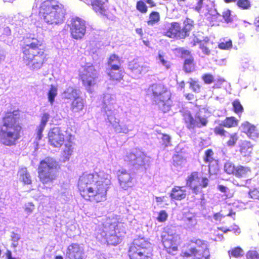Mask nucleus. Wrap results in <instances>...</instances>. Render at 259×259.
Segmentation results:
<instances>
[{
  "label": "nucleus",
  "mask_w": 259,
  "mask_h": 259,
  "mask_svg": "<svg viewBox=\"0 0 259 259\" xmlns=\"http://www.w3.org/2000/svg\"><path fill=\"white\" fill-rule=\"evenodd\" d=\"M79 95L80 92L78 90L69 87L64 91L63 97L67 99L74 100L79 97Z\"/></svg>",
  "instance_id": "nucleus-29"
},
{
  "label": "nucleus",
  "mask_w": 259,
  "mask_h": 259,
  "mask_svg": "<svg viewBox=\"0 0 259 259\" xmlns=\"http://www.w3.org/2000/svg\"><path fill=\"white\" fill-rule=\"evenodd\" d=\"M214 133L219 135L222 137H229L230 139L227 141V144L228 146L232 147L234 146L238 140V137L236 133L230 134L224 130L223 127L221 126H216L214 130Z\"/></svg>",
  "instance_id": "nucleus-21"
},
{
  "label": "nucleus",
  "mask_w": 259,
  "mask_h": 259,
  "mask_svg": "<svg viewBox=\"0 0 259 259\" xmlns=\"http://www.w3.org/2000/svg\"><path fill=\"white\" fill-rule=\"evenodd\" d=\"M222 16L225 21L227 22H229L232 21L231 11L228 9H226L223 11L222 13Z\"/></svg>",
  "instance_id": "nucleus-49"
},
{
  "label": "nucleus",
  "mask_w": 259,
  "mask_h": 259,
  "mask_svg": "<svg viewBox=\"0 0 259 259\" xmlns=\"http://www.w3.org/2000/svg\"><path fill=\"white\" fill-rule=\"evenodd\" d=\"M116 106L115 95L108 93L104 94L103 108L107 117L118 114V112L115 108Z\"/></svg>",
  "instance_id": "nucleus-15"
},
{
  "label": "nucleus",
  "mask_w": 259,
  "mask_h": 259,
  "mask_svg": "<svg viewBox=\"0 0 259 259\" xmlns=\"http://www.w3.org/2000/svg\"><path fill=\"white\" fill-rule=\"evenodd\" d=\"M186 196V191L184 187L175 186L171 190L170 197L171 199L181 200Z\"/></svg>",
  "instance_id": "nucleus-24"
},
{
  "label": "nucleus",
  "mask_w": 259,
  "mask_h": 259,
  "mask_svg": "<svg viewBox=\"0 0 259 259\" xmlns=\"http://www.w3.org/2000/svg\"><path fill=\"white\" fill-rule=\"evenodd\" d=\"M167 214L165 210H161L159 213L157 220L159 222H163L166 220Z\"/></svg>",
  "instance_id": "nucleus-54"
},
{
  "label": "nucleus",
  "mask_w": 259,
  "mask_h": 259,
  "mask_svg": "<svg viewBox=\"0 0 259 259\" xmlns=\"http://www.w3.org/2000/svg\"><path fill=\"white\" fill-rule=\"evenodd\" d=\"M162 242L166 251L175 255L178 250V241L179 236L176 233L174 227L167 226L164 228L161 234Z\"/></svg>",
  "instance_id": "nucleus-8"
},
{
  "label": "nucleus",
  "mask_w": 259,
  "mask_h": 259,
  "mask_svg": "<svg viewBox=\"0 0 259 259\" xmlns=\"http://www.w3.org/2000/svg\"><path fill=\"white\" fill-rule=\"evenodd\" d=\"M228 231H234L235 233L238 234L240 233V229L237 226H235L233 228L231 227V229H229Z\"/></svg>",
  "instance_id": "nucleus-62"
},
{
  "label": "nucleus",
  "mask_w": 259,
  "mask_h": 259,
  "mask_svg": "<svg viewBox=\"0 0 259 259\" xmlns=\"http://www.w3.org/2000/svg\"><path fill=\"white\" fill-rule=\"evenodd\" d=\"M39 14L45 23L54 27L64 23L66 10L62 5L55 1H47L41 3Z\"/></svg>",
  "instance_id": "nucleus-4"
},
{
  "label": "nucleus",
  "mask_w": 259,
  "mask_h": 259,
  "mask_svg": "<svg viewBox=\"0 0 259 259\" xmlns=\"http://www.w3.org/2000/svg\"><path fill=\"white\" fill-rule=\"evenodd\" d=\"M193 21L189 18H187L184 21V27L181 30L183 38L189 35V32L192 29L193 26Z\"/></svg>",
  "instance_id": "nucleus-32"
},
{
  "label": "nucleus",
  "mask_w": 259,
  "mask_h": 259,
  "mask_svg": "<svg viewBox=\"0 0 259 259\" xmlns=\"http://www.w3.org/2000/svg\"><path fill=\"white\" fill-rule=\"evenodd\" d=\"M12 240L13 241V245L14 246H17L18 243L17 241L20 239V237L18 234L13 233L12 235Z\"/></svg>",
  "instance_id": "nucleus-58"
},
{
  "label": "nucleus",
  "mask_w": 259,
  "mask_h": 259,
  "mask_svg": "<svg viewBox=\"0 0 259 259\" xmlns=\"http://www.w3.org/2000/svg\"><path fill=\"white\" fill-rule=\"evenodd\" d=\"M250 173V169L247 167L239 165L236 167L234 175L238 178L248 177Z\"/></svg>",
  "instance_id": "nucleus-31"
},
{
  "label": "nucleus",
  "mask_w": 259,
  "mask_h": 259,
  "mask_svg": "<svg viewBox=\"0 0 259 259\" xmlns=\"http://www.w3.org/2000/svg\"><path fill=\"white\" fill-rule=\"evenodd\" d=\"M237 6L244 10H247L251 7V4L249 0H238L237 2Z\"/></svg>",
  "instance_id": "nucleus-41"
},
{
  "label": "nucleus",
  "mask_w": 259,
  "mask_h": 259,
  "mask_svg": "<svg viewBox=\"0 0 259 259\" xmlns=\"http://www.w3.org/2000/svg\"><path fill=\"white\" fill-rule=\"evenodd\" d=\"M203 0H198L197 6L195 7V10L199 12L202 7V2Z\"/></svg>",
  "instance_id": "nucleus-61"
},
{
  "label": "nucleus",
  "mask_w": 259,
  "mask_h": 259,
  "mask_svg": "<svg viewBox=\"0 0 259 259\" xmlns=\"http://www.w3.org/2000/svg\"><path fill=\"white\" fill-rule=\"evenodd\" d=\"M20 179L25 184H29L31 183V180L29 174L26 168H21L18 172Z\"/></svg>",
  "instance_id": "nucleus-35"
},
{
  "label": "nucleus",
  "mask_w": 259,
  "mask_h": 259,
  "mask_svg": "<svg viewBox=\"0 0 259 259\" xmlns=\"http://www.w3.org/2000/svg\"><path fill=\"white\" fill-rule=\"evenodd\" d=\"M149 92L152 93L153 100L160 109L164 112L169 110L167 102L170 98V93L164 85L153 84L149 87Z\"/></svg>",
  "instance_id": "nucleus-7"
},
{
  "label": "nucleus",
  "mask_w": 259,
  "mask_h": 259,
  "mask_svg": "<svg viewBox=\"0 0 259 259\" xmlns=\"http://www.w3.org/2000/svg\"><path fill=\"white\" fill-rule=\"evenodd\" d=\"M110 183V176L100 171L83 174L79 178L78 187L80 195L85 199L99 202L106 199V193Z\"/></svg>",
  "instance_id": "nucleus-1"
},
{
  "label": "nucleus",
  "mask_w": 259,
  "mask_h": 259,
  "mask_svg": "<svg viewBox=\"0 0 259 259\" xmlns=\"http://www.w3.org/2000/svg\"><path fill=\"white\" fill-rule=\"evenodd\" d=\"M251 126V125L249 123L246 122L242 124L241 128L243 132L247 135L250 130Z\"/></svg>",
  "instance_id": "nucleus-56"
},
{
  "label": "nucleus",
  "mask_w": 259,
  "mask_h": 259,
  "mask_svg": "<svg viewBox=\"0 0 259 259\" xmlns=\"http://www.w3.org/2000/svg\"><path fill=\"white\" fill-rule=\"evenodd\" d=\"M213 219L215 221H220L222 219V215L220 213H217L214 214L213 215Z\"/></svg>",
  "instance_id": "nucleus-63"
},
{
  "label": "nucleus",
  "mask_w": 259,
  "mask_h": 259,
  "mask_svg": "<svg viewBox=\"0 0 259 259\" xmlns=\"http://www.w3.org/2000/svg\"><path fill=\"white\" fill-rule=\"evenodd\" d=\"M160 20V15L157 12H152L149 16V20L148 21V24L153 25L155 23L158 22Z\"/></svg>",
  "instance_id": "nucleus-39"
},
{
  "label": "nucleus",
  "mask_w": 259,
  "mask_h": 259,
  "mask_svg": "<svg viewBox=\"0 0 259 259\" xmlns=\"http://www.w3.org/2000/svg\"><path fill=\"white\" fill-rule=\"evenodd\" d=\"M174 163L175 165H181L184 162V160L182 159L179 156H174L173 158Z\"/></svg>",
  "instance_id": "nucleus-57"
},
{
  "label": "nucleus",
  "mask_w": 259,
  "mask_h": 259,
  "mask_svg": "<svg viewBox=\"0 0 259 259\" xmlns=\"http://www.w3.org/2000/svg\"><path fill=\"white\" fill-rule=\"evenodd\" d=\"M121 224H119L114 219H107L103 225V231L101 232V236H107L109 234V232L112 230H116V232L119 231V227L121 225Z\"/></svg>",
  "instance_id": "nucleus-20"
},
{
  "label": "nucleus",
  "mask_w": 259,
  "mask_h": 259,
  "mask_svg": "<svg viewBox=\"0 0 259 259\" xmlns=\"http://www.w3.org/2000/svg\"><path fill=\"white\" fill-rule=\"evenodd\" d=\"M249 196L250 198L254 199H258L259 200V190L257 189H254L252 190L249 191Z\"/></svg>",
  "instance_id": "nucleus-53"
},
{
  "label": "nucleus",
  "mask_w": 259,
  "mask_h": 259,
  "mask_svg": "<svg viewBox=\"0 0 259 259\" xmlns=\"http://www.w3.org/2000/svg\"><path fill=\"white\" fill-rule=\"evenodd\" d=\"M124 234L123 232L112 230L107 236H103L108 244L116 245L119 244L121 240V238Z\"/></svg>",
  "instance_id": "nucleus-22"
},
{
  "label": "nucleus",
  "mask_w": 259,
  "mask_h": 259,
  "mask_svg": "<svg viewBox=\"0 0 259 259\" xmlns=\"http://www.w3.org/2000/svg\"><path fill=\"white\" fill-rule=\"evenodd\" d=\"M231 250V254L235 257L242 256L244 254L243 250L240 247H235Z\"/></svg>",
  "instance_id": "nucleus-43"
},
{
  "label": "nucleus",
  "mask_w": 259,
  "mask_h": 259,
  "mask_svg": "<svg viewBox=\"0 0 259 259\" xmlns=\"http://www.w3.org/2000/svg\"><path fill=\"white\" fill-rule=\"evenodd\" d=\"M246 256L247 259H259V254L255 250L248 251Z\"/></svg>",
  "instance_id": "nucleus-46"
},
{
  "label": "nucleus",
  "mask_w": 259,
  "mask_h": 259,
  "mask_svg": "<svg viewBox=\"0 0 259 259\" xmlns=\"http://www.w3.org/2000/svg\"><path fill=\"white\" fill-rule=\"evenodd\" d=\"M232 46V41L231 40L226 42H222L219 45V47L221 49L227 50L231 48Z\"/></svg>",
  "instance_id": "nucleus-51"
},
{
  "label": "nucleus",
  "mask_w": 259,
  "mask_h": 259,
  "mask_svg": "<svg viewBox=\"0 0 259 259\" xmlns=\"http://www.w3.org/2000/svg\"><path fill=\"white\" fill-rule=\"evenodd\" d=\"M57 163L53 158L47 157L40 162L38 173L40 181L44 184L52 182L56 179Z\"/></svg>",
  "instance_id": "nucleus-6"
},
{
  "label": "nucleus",
  "mask_w": 259,
  "mask_h": 259,
  "mask_svg": "<svg viewBox=\"0 0 259 259\" xmlns=\"http://www.w3.org/2000/svg\"><path fill=\"white\" fill-rule=\"evenodd\" d=\"M162 139L166 147L168 146L169 145L170 138L169 136L166 135H163L162 136Z\"/></svg>",
  "instance_id": "nucleus-59"
},
{
  "label": "nucleus",
  "mask_w": 259,
  "mask_h": 259,
  "mask_svg": "<svg viewBox=\"0 0 259 259\" xmlns=\"http://www.w3.org/2000/svg\"><path fill=\"white\" fill-rule=\"evenodd\" d=\"M180 52L183 58H185L184 70L186 72L189 73L193 71L195 68L194 58L191 55L190 52L184 49H181Z\"/></svg>",
  "instance_id": "nucleus-19"
},
{
  "label": "nucleus",
  "mask_w": 259,
  "mask_h": 259,
  "mask_svg": "<svg viewBox=\"0 0 259 259\" xmlns=\"http://www.w3.org/2000/svg\"><path fill=\"white\" fill-rule=\"evenodd\" d=\"M213 155V152L210 149H208L205 151V156L204 157V160L206 163L209 164L210 162H211L213 161V158L212 157Z\"/></svg>",
  "instance_id": "nucleus-45"
},
{
  "label": "nucleus",
  "mask_w": 259,
  "mask_h": 259,
  "mask_svg": "<svg viewBox=\"0 0 259 259\" xmlns=\"http://www.w3.org/2000/svg\"><path fill=\"white\" fill-rule=\"evenodd\" d=\"M49 118L50 114L49 113H45L42 115L40 123L37 128L36 137L35 138L36 140L38 141L41 139L42 137V133Z\"/></svg>",
  "instance_id": "nucleus-28"
},
{
  "label": "nucleus",
  "mask_w": 259,
  "mask_h": 259,
  "mask_svg": "<svg viewBox=\"0 0 259 259\" xmlns=\"http://www.w3.org/2000/svg\"><path fill=\"white\" fill-rule=\"evenodd\" d=\"M83 248L76 243H72L67 247L65 259H84Z\"/></svg>",
  "instance_id": "nucleus-17"
},
{
  "label": "nucleus",
  "mask_w": 259,
  "mask_h": 259,
  "mask_svg": "<svg viewBox=\"0 0 259 259\" xmlns=\"http://www.w3.org/2000/svg\"><path fill=\"white\" fill-rule=\"evenodd\" d=\"M152 255L151 245L144 238L135 239L128 250L130 259H151Z\"/></svg>",
  "instance_id": "nucleus-5"
},
{
  "label": "nucleus",
  "mask_w": 259,
  "mask_h": 259,
  "mask_svg": "<svg viewBox=\"0 0 259 259\" xmlns=\"http://www.w3.org/2000/svg\"><path fill=\"white\" fill-rule=\"evenodd\" d=\"M165 35L171 38H174L177 36L183 38L180 24L177 22L171 23Z\"/></svg>",
  "instance_id": "nucleus-25"
},
{
  "label": "nucleus",
  "mask_w": 259,
  "mask_h": 259,
  "mask_svg": "<svg viewBox=\"0 0 259 259\" xmlns=\"http://www.w3.org/2000/svg\"><path fill=\"white\" fill-rule=\"evenodd\" d=\"M72 143L70 141H67L64 145V148L62 152V156L64 161L68 160L73 152Z\"/></svg>",
  "instance_id": "nucleus-30"
},
{
  "label": "nucleus",
  "mask_w": 259,
  "mask_h": 259,
  "mask_svg": "<svg viewBox=\"0 0 259 259\" xmlns=\"http://www.w3.org/2000/svg\"><path fill=\"white\" fill-rule=\"evenodd\" d=\"M189 83L190 88L194 92L198 93L200 92V86L198 82L195 80L190 79V80L188 81Z\"/></svg>",
  "instance_id": "nucleus-44"
},
{
  "label": "nucleus",
  "mask_w": 259,
  "mask_h": 259,
  "mask_svg": "<svg viewBox=\"0 0 259 259\" xmlns=\"http://www.w3.org/2000/svg\"><path fill=\"white\" fill-rule=\"evenodd\" d=\"M130 68L136 75L145 74L149 70V66L146 63H137L134 61L129 65Z\"/></svg>",
  "instance_id": "nucleus-23"
},
{
  "label": "nucleus",
  "mask_w": 259,
  "mask_h": 259,
  "mask_svg": "<svg viewBox=\"0 0 259 259\" xmlns=\"http://www.w3.org/2000/svg\"><path fill=\"white\" fill-rule=\"evenodd\" d=\"M57 88L53 85H51L48 93V101L51 105H53L55 97L57 95Z\"/></svg>",
  "instance_id": "nucleus-37"
},
{
  "label": "nucleus",
  "mask_w": 259,
  "mask_h": 259,
  "mask_svg": "<svg viewBox=\"0 0 259 259\" xmlns=\"http://www.w3.org/2000/svg\"><path fill=\"white\" fill-rule=\"evenodd\" d=\"M237 121L234 117H228L219 125L223 127V126L231 127L235 126L237 125Z\"/></svg>",
  "instance_id": "nucleus-38"
},
{
  "label": "nucleus",
  "mask_w": 259,
  "mask_h": 259,
  "mask_svg": "<svg viewBox=\"0 0 259 259\" xmlns=\"http://www.w3.org/2000/svg\"><path fill=\"white\" fill-rule=\"evenodd\" d=\"M121 65L119 58L116 55H112L108 62V67L107 68H118Z\"/></svg>",
  "instance_id": "nucleus-33"
},
{
  "label": "nucleus",
  "mask_w": 259,
  "mask_h": 259,
  "mask_svg": "<svg viewBox=\"0 0 259 259\" xmlns=\"http://www.w3.org/2000/svg\"><path fill=\"white\" fill-rule=\"evenodd\" d=\"M22 50L24 63L30 69L37 70L42 66L46 56L41 40L33 37L27 38Z\"/></svg>",
  "instance_id": "nucleus-2"
},
{
  "label": "nucleus",
  "mask_w": 259,
  "mask_h": 259,
  "mask_svg": "<svg viewBox=\"0 0 259 259\" xmlns=\"http://www.w3.org/2000/svg\"><path fill=\"white\" fill-rule=\"evenodd\" d=\"M125 161L130 162L136 168L145 167L146 164L149 162V157L146 156L141 152L136 153L128 152L124 157Z\"/></svg>",
  "instance_id": "nucleus-10"
},
{
  "label": "nucleus",
  "mask_w": 259,
  "mask_h": 259,
  "mask_svg": "<svg viewBox=\"0 0 259 259\" xmlns=\"http://www.w3.org/2000/svg\"><path fill=\"white\" fill-rule=\"evenodd\" d=\"M72 37L75 39L82 38L86 31L85 22L83 19L76 17L72 18L70 26Z\"/></svg>",
  "instance_id": "nucleus-12"
},
{
  "label": "nucleus",
  "mask_w": 259,
  "mask_h": 259,
  "mask_svg": "<svg viewBox=\"0 0 259 259\" xmlns=\"http://www.w3.org/2000/svg\"><path fill=\"white\" fill-rule=\"evenodd\" d=\"M208 180L206 178H200L197 172H193L189 176L187 181V185L190 187L195 193L199 191V188H205L208 185Z\"/></svg>",
  "instance_id": "nucleus-13"
},
{
  "label": "nucleus",
  "mask_w": 259,
  "mask_h": 259,
  "mask_svg": "<svg viewBox=\"0 0 259 259\" xmlns=\"http://www.w3.org/2000/svg\"><path fill=\"white\" fill-rule=\"evenodd\" d=\"M34 209V205L31 202H29L25 205V210L28 213L30 214L32 212Z\"/></svg>",
  "instance_id": "nucleus-55"
},
{
  "label": "nucleus",
  "mask_w": 259,
  "mask_h": 259,
  "mask_svg": "<svg viewBox=\"0 0 259 259\" xmlns=\"http://www.w3.org/2000/svg\"><path fill=\"white\" fill-rule=\"evenodd\" d=\"M158 63L164 66L166 69H168L170 67V63L166 59L163 54L159 52L158 56L157 57Z\"/></svg>",
  "instance_id": "nucleus-40"
},
{
  "label": "nucleus",
  "mask_w": 259,
  "mask_h": 259,
  "mask_svg": "<svg viewBox=\"0 0 259 259\" xmlns=\"http://www.w3.org/2000/svg\"><path fill=\"white\" fill-rule=\"evenodd\" d=\"M65 132L58 127L52 128L48 134L49 143L54 147L60 148L65 142Z\"/></svg>",
  "instance_id": "nucleus-14"
},
{
  "label": "nucleus",
  "mask_w": 259,
  "mask_h": 259,
  "mask_svg": "<svg viewBox=\"0 0 259 259\" xmlns=\"http://www.w3.org/2000/svg\"><path fill=\"white\" fill-rule=\"evenodd\" d=\"M202 78L204 82L207 84H210L214 81L213 76L210 74H205Z\"/></svg>",
  "instance_id": "nucleus-48"
},
{
  "label": "nucleus",
  "mask_w": 259,
  "mask_h": 259,
  "mask_svg": "<svg viewBox=\"0 0 259 259\" xmlns=\"http://www.w3.org/2000/svg\"><path fill=\"white\" fill-rule=\"evenodd\" d=\"M186 225L188 228L194 227L197 224V219L192 214H188L184 219Z\"/></svg>",
  "instance_id": "nucleus-36"
},
{
  "label": "nucleus",
  "mask_w": 259,
  "mask_h": 259,
  "mask_svg": "<svg viewBox=\"0 0 259 259\" xmlns=\"http://www.w3.org/2000/svg\"><path fill=\"white\" fill-rule=\"evenodd\" d=\"M252 145L250 142L244 141L240 145V152L242 156L246 157V160H249L252 151Z\"/></svg>",
  "instance_id": "nucleus-26"
},
{
  "label": "nucleus",
  "mask_w": 259,
  "mask_h": 259,
  "mask_svg": "<svg viewBox=\"0 0 259 259\" xmlns=\"http://www.w3.org/2000/svg\"><path fill=\"white\" fill-rule=\"evenodd\" d=\"M183 119L186 126L189 130H193L196 127H201L207 123V120L204 116H201L199 112H197L193 117L190 112L187 110L183 111Z\"/></svg>",
  "instance_id": "nucleus-9"
},
{
  "label": "nucleus",
  "mask_w": 259,
  "mask_h": 259,
  "mask_svg": "<svg viewBox=\"0 0 259 259\" xmlns=\"http://www.w3.org/2000/svg\"><path fill=\"white\" fill-rule=\"evenodd\" d=\"M120 186L124 189L131 187L134 185L133 178L128 171L121 168L116 172Z\"/></svg>",
  "instance_id": "nucleus-18"
},
{
  "label": "nucleus",
  "mask_w": 259,
  "mask_h": 259,
  "mask_svg": "<svg viewBox=\"0 0 259 259\" xmlns=\"http://www.w3.org/2000/svg\"><path fill=\"white\" fill-rule=\"evenodd\" d=\"M252 134L249 136L250 138L252 139H255V138H259V133L257 130H256L255 131L252 132Z\"/></svg>",
  "instance_id": "nucleus-60"
},
{
  "label": "nucleus",
  "mask_w": 259,
  "mask_h": 259,
  "mask_svg": "<svg viewBox=\"0 0 259 259\" xmlns=\"http://www.w3.org/2000/svg\"><path fill=\"white\" fill-rule=\"evenodd\" d=\"M218 189L222 192H226L228 188L223 185H219Z\"/></svg>",
  "instance_id": "nucleus-64"
},
{
  "label": "nucleus",
  "mask_w": 259,
  "mask_h": 259,
  "mask_svg": "<svg viewBox=\"0 0 259 259\" xmlns=\"http://www.w3.org/2000/svg\"><path fill=\"white\" fill-rule=\"evenodd\" d=\"M106 71L111 80L119 81L122 78L123 72L120 67L118 68H107Z\"/></svg>",
  "instance_id": "nucleus-27"
},
{
  "label": "nucleus",
  "mask_w": 259,
  "mask_h": 259,
  "mask_svg": "<svg viewBox=\"0 0 259 259\" xmlns=\"http://www.w3.org/2000/svg\"><path fill=\"white\" fill-rule=\"evenodd\" d=\"M83 100L80 97L73 100L71 107V110L73 112H79L83 109Z\"/></svg>",
  "instance_id": "nucleus-34"
},
{
  "label": "nucleus",
  "mask_w": 259,
  "mask_h": 259,
  "mask_svg": "<svg viewBox=\"0 0 259 259\" xmlns=\"http://www.w3.org/2000/svg\"><path fill=\"white\" fill-rule=\"evenodd\" d=\"M116 115H112L107 117L108 122L112 125L115 133L127 134L133 130V125L123 121L120 122V120L116 117Z\"/></svg>",
  "instance_id": "nucleus-11"
},
{
  "label": "nucleus",
  "mask_w": 259,
  "mask_h": 259,
  "mask_svg": "<svg viewBox=\"0 0 259 259\" xmlns=\"http://www.w3.org/2000/svg\"><path fill=\"white\" fill-rule=\"evenodd\" d=\"M97 72L92 65L85 66L81 72V77L85 86L91 87L96 83Z\"/></svg>",
  "instance_id": "nucleus-16"
},
{
  "label": "nucleus",
  "mask_w": 259,
  "mask_h": 259,
  "mask_svg": "<svg viewBox=\"0 0 259 259\" xmlns=\"http://www.w3.org/2000/svg\"><path fill=\"white\" fill-rule=\"evenodd\" d=\"M21 130L17 112L8 113L0 127L1 143L8 146L15 145L21 137Z\"/></svg>",
  "instance_id": "nucleus-3"
},
{
  "label": "nucleus",
  "mask_w": 259,
  "mask_h": 259,
  "mask_svg": "<svg viewBox=\"0 0 259 259\" xmlns=\"http://www.w3.org/2000/svg\"><path fill=\"white\" fill-rule=\"evenodd\" d=\"M224 170L228 174H235L236 167L231 162H228L225 164Z\"/></svg>",
  "instance_id": "nucleus-42"
},
{
  "label": "nucleus",
  "mask_w": 259,
  "mask_h": 259,
  "mask_svg": "<svg viewBox=\"0 0 259 259\" xmlns=\"http://www.w3.org/2000/svg\"><path fill=\"white\" fill-rule=\"evenodd\" d=\"M136 7L139 11L143 13H145L147 11V7L146 4L142 1L138 2Z\"/></svg>",
  "instance_id": "nucleus-47"
},
{
  "label": "nucleus",
  "mask_w": 259,
  "mask_h": 259,
  "mask_svg": "<svg viewBox=\"0 0 259 259\" xmlns=\"http://www.w3.org/2000/svg\"><path fill=\"white\" fill-rule=\"evenodd\" d=\"M199 48L201 50L202 53L205 55H209L210 54V50L207 47V44L203 42H200Z\"/></svg>",
  "instance_id": "nucleus-50"
},
{
  "label": "nucleus",
  "mask_w": 259,
  "mask_h": 259,
  "mask_svg": "<svg viewBox=\"0 0 259 259\" xmlns=\"http://www.w3.org/2000/svg\"><path fill=\"white\" fill-rule=\"evenodd\" d=\"M233 106L236 112H241L243 110V107L238 100H235L233 102Z\"/></svg>",
  "instance_id": "nucleus-52"
}]
</instances>
